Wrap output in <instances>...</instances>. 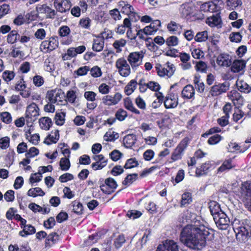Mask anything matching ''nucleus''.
<instances>
[{
    "instance_id": "1",
    "label": "nucleus",
    "mask_w": 251,
    "mask_h": 251,
    "mask_svg": "<svg viewBox=\"0 0 251 251\" xmlns=\"http://www.w3.org/2000/svg\"><path fill=\"white\" fill-rule=\"evenodd\" d=\"M179 240L184 245L192 250H201L204 247L203 231L191 225H187L182 228Z\"/></svg>"
},
{
    "instance_id": "2",
    "label": "nucleus",
    "mask_w": 251,
    "mask_h": 251,
    "mask_svg": "<svg viewBox=\"0 0 251 251\" xmlns=\"http://www.w3.org/2000/svg\"><path fill=\"white\" fill-rule=\"evenodd\" d=\"M180 13L182 18L189 19L193 16L197 20H202L204 18V1L197 0L192 6L189 2H185L180 5Z\"/></svg>"
},
{
    "instance_id": "3",
    "label": "nucleus",
    "mask_w": 251,
    "mask_h": 251,
    "mask_svg": "<svg viewBox=\"0 0 251 251\" xmlns=\"http://www.w3.org/2000/svg\"><path fill=\"white\" fill-rule=\"evenodd\" d=\"M236 239L240 242H245L251 236V221L245 219L240 221L235 219L232 223Z\"/></svg>"
},
{
    "instance_id": "4",
    "label": "nucleus",
    "mask_w": 251,
    "mask_h": 251,
    "mask_svg": "<svg viewBox=\"0 0 251 251\" xmlns=\"http://www.w3.org/2000/svg\"><path fill=\"white\" fill-rule=\"evenodd\" d=\"M98 184L101 192L106 195L114 193L118 186L116 181L111 177L105 179L100 177L98 181Z\"/></svg>"
},
{
    "instance_id": "5",
    "label": "nucleus",
    "mask_w": 251,
    "mask_h": 251,
    "mask_svg": "<svg viewBox=\"0 0 251 251\" xmlns=\"http://www.w3.org/2000/svg\"><path fill=\"white\" fill-rule=\"evenodd\" d=\"M205 247L208 251H216L220 248L219 241L215 237L214 231L212 229H205Z\"/></svg>"
},
{
    "instance_id": "6",
    "label": "nucleus",
    "mask_w": 251,
    "mask_h": 251,
    "mask_svg": "<svg viewBox=\"0 0 251 251\" xmlns=\"http://www.w3.org/2000/svg\"><path fill=\"white\" fill-rule=\"evenodd\" d=\"M39 108L35 102H32L28 105L25 111V118L28 126H31L33 123L37 120L40 114Z\"/></svg>"
},
{
    "instance_id": "7",
    "label": "nucleus",
    "mask_w": 251,
    "mask_h": 251,
    "mask_svg": "<svg viewBox=\"0 0 251 251\" xmlns=\"http://www.w3.org/2000/svg\"><path fill=\"white\" fill-rule=\"evenodd\" d=\"M240 194L245 207L251 212V182L246 181L240 187Z\"/></svg>"
},
{
    "instance_id": "8",
    "label": "nucleus",
    "mask_w": 251,
    "mask_h": 251,
    "mask_svg": "<svg viewBox=\"0 0 251 251\" xmlns=\"http://www.w3.org/2000/svg\"><path fill=\"white\" fill-rule=\"evenodd\" d=\"M190 139L189 137H185L177 145L176 149L172 153L170 163L181 160L184 154V152L189 145Z\"/></svg>"
},
{
    "instance_id": "9",
    "label": "nucleus",
    "mask_w": 251,
    "mask_h": 251,
    "mask_svg": "<svg viewBox=\"0 0 251 251\" xmlns=\"http://www.w3.org/2000/svg\"><path fill=\"white\" fill-rule=\"evenodd\" d=\"M59 42L57 36L47 38V39L41 42L40 50L45 53H50L58 47Z\"/></svg>"
},
{
    "instance_id": "10",
    "label": "nucleus",
    "mask_w": 251,
    "mask_h": 251,
    "mask_svg": "<svg viewBox=\"0 0 251 251\" xmlns=\"http://www.w3.org/2000/svg\"><path fill=\"white\" fill-rule=\"evenodd\" d=\"M167 68L163 67L160 63L155 64V69L157 75L160 77H164L165 75L168 77H171L175 71V67L174 65L167 62L166 64Z\"/></svg>"
},
{
    "instance_id": "11",
    "label": "nucleus",
    "mask_w": 251,
    "mask_h": 251,
    "mask_svg": "<svg viewBox=\"0 0 251 251\" xmlns=\"http://www.w3.org/2000/svg\"><path fill=\"white\" fill-rule=\"evenodd\" d=\"M115 66L122 76L127 77L131 73L130 66L124 57L118 58L116 61Z\"/></svg>"
},
{
    "instance_id": "12",
    "label": "nucleus",
    "mask_w": 251,
    "mask_h": 251,
    "mask_svg": "<svg viewBox=\"0 0 251 251\" xmlns=\"http://www.w3.org/2000/svg\"><path fill=\"white\" fill-rule=\"evenodd\" d=\"M144 53L143 51L130 52L127 56V60L132 69H135L142 64Z\"/></svg>"
},
{
    "instance_id": "13",
    "label": "nucleus",
    "mask_w": 251,
    "mask_h": 251,
    "mask_svg": "<svg viewBox=\"0 0 251 251\" xmlns=\"http://www.w3.org/2000/svg\"><path fill=\"white\" fill-rule=\"evenodd\" d=\"M213 219L217 226L222 230L226 229L229 226V218L223 211H221L218 215L214 216Z\"/></svg>"
},
{
    "instance_id": "14",
    "label": "nucleus",
    "mask_w": 251,
    "mask_h": 251,
    "mask_svg": "<svg viewBox=\"0 0 251 251\" xmlns=\"http://www.w3.org/2000/svg\"><path fill=\"white\" fill-rule=\"evenodd\" d=\"M156 251H179V246L173 240L167 239L158 246Z\"/></svg>"
},
{
    "instance_id": "15",
    "label": "nucleus",
    "mask_w": 251,
    "mask_h": 251,
    "mask_svg": "<svg viewBox=\"0 0 251 251\" xmlns=\"http://www.w3.org/2000/svg\"><path fill=\"white\" fill-rule=\"evenodd\" d=\"M93 159L96 161L91 164V167L94 171L101 170L107 164L108 159L101 154L94 155Z\"/></svg>"
},
{
    "instance_id": "16",
    "label": "nucleus",
    "mask_w": 251,
    "mask_h": 251,
    "mask_svg": "<svg viewBox=\"0 0 251 251\" xmlns=\"http://www.w3.org/2000/svg\"><path fill=\"white\" fill-rule=\"evenodd\" d=\"M230 83L225 81L223 83H218L213 85L210 90V93L213 96L219 95L226 92L229 88Z\"/></svg>"
},
{
    "instance_id": "17",
    "label": "nucleus",
    "mask_w": 251,
    "mask_h": 251,
    "mask_svg": "<svg viewBox=\"0 0 251 251\" xmlns=\"http://www.w3.org/2000/svg\"><path fill=\"white\" fill-rule=\"evenodd\" d=\"M53 4L56 10L60 13L68 12L72 6L69 0H55Z\"/></svg>"
},
{
    "instance_id": "18",
    "label": "nucleus",
    "mask_w": 251,
    "mask_h": 251,
    "mask_svg": "<svg viewBox=\"0 0 251 251\" xmlns=\"http://www.w3.org/2000/svg\"><path fill=\"white\" fill-rule=\"evenodd\" d=\"M119 9L123 14L127 15L129 18L132 16H134L137 13L134 12L133 6L129 4L127 1L121 0L118 3Z\"/></svg>"
},
{
    "instance_id": "19",
    "label": "nucleus",
    "mask_w": 251,
    "mask_h": 251,
    "mask_svg": "<svg viewBox=\"0 0 251 251\" xmlns=\"http://www.w3.org/2000/svg\"><path fill=\"white\" fill-rule=\"evenodd\" d=\"M36 9L39 13L45 14L47 18L53 19L56 14V12L47 4H39Z\"/></svg>"
},
{
    "instance_id": "20",
    "label": "nucleus",
    "mask_w": 251,
    "mask_h": 251,
    "mask_svg": "<svg viewBox=\"0 0 251 251\" xmlns=\"http://www.w3.org/2000/svg\"><path fill=\"white\" fill-rule=\"evenodd\" d=\"M236 107L239 109L244 103V99L239 93L236 91H232L228 94Z\"/></svg>"
},
{
    "instance_id": "21",
    "label": "nucleus",
    "mask_w": 251,
    "mask_h": 251,
    "mask_svg": "<svg viewBox=\"0 0 251 251\" xmlns=\"http://www.w3.org/2000/svg\"><path fill=\"white\" fill-rule=\"evenodd\" d=\"M205 22L211 27H222V21L219 14L207 17Z\"/></svg>"
},
{
    "instance_id": "22",
    "label": "nucleus",
    "mask_w": 251,
    "mask_h": 251,
    "mask_svg": "<svg viewBox=\"0 0 251 251\" xmlns=\"http://www.w3.org/2000/svg\"><path fill=\"white\" fill-rule=\"evenodd\" d=\"M168 31L173 34H180L182 30V25L174 21H171L167 25Z\"/></svg>"
},
{
    "instance_id": "23",
    "label": "nucleus",
    "mask_w": 251,
    "mask_h": 251,
    "mask_svg": "<svg viewBox=\"0 0 251 251\" xmlns=\"http://www.w3.org/2000/svg\"><path fill=\"white\" fill-rule=\"evenodd\" d=\"M59 240V235L56 232H52L47 236L45 240V247L50 248L56 244Z\"/></svg>"
},
{
    "instance_id": "24",
    "label": "nucleus",
    "mask_w": 251,
    "mask_h": 251,
    "mask_svg": "<svg viewBox=\"0 0 251 251\" xmlns=\"http://www.w3.org/2000/svg\"><path fill=\"white\" fill-rule=\"evenodd\" d=\"M217 63L221 66L229 67L231 64V60L228 54L222 53L217 57Z\"/></svg>"
},
{
    "instance_id": "25",
    "label": "nucleus",
    "mask_w": 251,
    "mask_h": 251,
    "mask_svg": "<svg viewBox=\"0 0 251 251\" xmlns=\"http://www.w3.org/2000/svg\"><path fill=\"white\" fill-rule=\"evenodd\" d=\"M104 44V39L103 37L100 36H96V38L93 39L92 50L96 52H100L102 50Z\"/></svg>"
},
{
    "instance_id": "26",
    "label": "nucleus",
    "mask_w": 251,
    "mask_h": 251,
    "mask_svg": "<svg viewBox=\"0 0 251 251\" xmlns=\"http://www.w3.org/2000/svg\"><path fill=\"white\" fill-rule=\"evenodd\" d=\"M69 208L72 211L77 215H81L83 213L84 208L82 204L79 201L75 200L69 204Z\"/></svg>"
},
{
    "instance_id": "27",
    "label": "nucleus",
    "mask_w": 251,
    "mask_h": 251,
    "mask_svg": "<svg viewBox=\"0 0 251 251\" xmlns=\"http://www.w3.org/2000/svg\"><path fill=\"white\" fill-rule=\"evenodd\" d=\"M52 135L49 134L46 138L44 143L48 145H50L52 144L56 143L59 139V130L55 129L54 131L52 130L51 132Z\"/></svg>"
},
{
    "instance_id": "28",
    "label": "nucleus",
    "mask_w": 251,
    "mask_h": 251,
    "mask_svg": "<svg viewBox=\"0 0 251 251\" xmlns=\"http://www.w3.org/2000/svg\"><path fill=\"white\" fill-rule=\"evenodd\" d=\"M195 95V89L191 84L185 86L181 91V96L184 99H190Z\"/></svg>"
},
{
    "instance_id": "29",
    "label": "nucleus",
    "mask_w": 251,
    "mask_h": 251,
    "mask_svg": "<svg viewBox=\"0 0 251 251\" xmlns=\"http://www.w3.org/2000/svg\"><path fill=\"white\" fill-rule=\"evenodd\" d=\"M124 106L126 109L136 115L141 114V112L135 107L131 99L129 97L124 99Z\"/></svg>"
},
{
    "instance_id": "30",
    "label": "nucleus",
    "mask_w": 251,
    "mask_h": 251,
    "mask_svg": "<svg viewBox=\"0 0 251 251\" xmlns=\"http://www.w3.org/2000/svg\"><path fill=\"white\" fill-rule=\"evenodd\" d=\"M136 135L134 134H128L123 138V144L126 148H131L136 143Z\"/></svg>"
},
{
    "instance_id": "31",
    "label": "nucleus",
    "mask_w": 251,
    "mask_h": 251,
    "mask_svg": "<svg viewBox=\"0 0 251 251\" xmlns=\"http://www.w3.org/2000/svg\"><path fill=\"white\" fill-rule=\"evenodd\" d=\"M39 125L41 129L48 130L52 125L51 119L49 117H43L39 120Z\"/></svg>"
},
{
    "instance_id": "32",
    "label": "nucleus",
    "mask_w": 251,
    "mask_h": 251,
    "mask_svg": "<svg viewBox=\"0 0 251 251\" xmlns=\"http://www.w3.org/2000/svg\"><path fill=\"white\" fill-rule=\"evenodd\" d=\"M138 178L137 173L128 174L123 180L122 183L126 187L129 186L135 181Z\"/></svg>"
},
{
    "instance_id": "33",
    "label": "nucleus",
    "mask_w": 251,
    "mask_h": 251,
    "mask_svg": "<svg viewBox=\"0 0 251 251\" xmlns=\"http://www.w3.org/2000/svg\"><path fill=\"white\" fill-rule=\"evenodd\" d=\"M246 67V62L243 60H235L231 67V71L234 73L239 72Z\"/></svg>"
},
{
    "instance_id": "34",
    "label": "nucleus",
    "mask_w": 251,
    "mask_h": 251,
    "mask_svg": "<svg viewBox=\"0 0 251 251\" xmlns=\"http://www.w3.org/2000/svg\"><path fill=\"white\" fill-rule=\"evenodd\" d=\"M138 83L135 79L131 80L126 86L124 91L127 96L132 94L137 88Z\"/></svg>"
},
{
    "instance_id": "35",
    "label": "nucleus",
    "mask_w": 251,
    "mask_h": 251,
    "mask_svg": "<svg viewBox=\"0 0 251 251\" xmlns=\"http://www.w3.org/2000/svg\"><path fill=\"white\" fill-rule=\"evenodd\" d=\"M235 165L232 164V160L230 158L225 160L222 164V165L218 169V173H222L226 171H228L234 167Z\"/></svg>"
},
{
    "instance_id": "36",
    "label": "nucleus",
    "mask_w": 251,
    "mask_h": 251,
    "mask_svg": "<svg viewBox=\"0 0 251 251\" xmlns=\"http://www.w3.org/2000/svg\"><path fill=\"white\" fill-rule=\"evenodd\" d=\"M208 208L213 218L214 216L218 215L221 211H222L220 209L219 204L215 201H211L208 203Z\"/></svg>"
},
{
    "instance_id": "37",
    "label": "nucleus",
    "mask_w": 251,
    "mask_h": 251,
    "mask_svg": "<svg viewBox=\"0 0 251 251\" xmlns=\"http://www.w3.org/2000/svg\"><path fill=\"white\" fill-rule=\"evenodd\" d=\"M192 202V193L190 192H185L181 196L180 201V207H185L190 204Z\"/></svg>"
},
{
    "instance_id": "38",
    "label": "nucleus",
    "mask_w": 251,
    "mask_h": 251,
    "mask_svg": "<svg viewBox=\"0 0 251 251\" xmlns=\"http://www.w3.org/2000/svg\"><path fill=\"white\" fill-rule=\"evenodd\" d=\"M36 232V229L34 226L31 225H27L26 228L23 229L21 230L19 235L22 237H25L29 235H32Z\"/></svg>"
},
{
    "instance_id": "39",
    "label": "nucleus",
    "mask_w": 251,
    "mask_h": 251,
    "mask_svg": "<svg viewBox=\"0 0 251 251\" xmlns=\"http://www.w3.org/2000/svg\"><path fill=\"white\" fill-rule=\"evenodd\" d=\"M201 75L199 74H196L194 79V83L197 91L200 93L204 91V83L201 81Z\"/></svg>"
},
{
    "instance_id": "40",
    "label": "nucleus",
    "mask_w": 251,
    "mask_h": 251,
    "mask_svg": "<svg viewBox=\"0 0 251 251\" xmlns=\"http://www.w3.org/2000/svg\"><path fill=\"white\" fill-rule=\"evenodd\" d=\"M126 242L125 236L123 233H122L117 236L114 239L113 245L116 249L118 250L123 246Z\"/></svg>"
},
{
    "instance_id": "41",
    "label": "nucleus",
    "mask_w": 251,
    "mask_h": 251,
    "mask_svg": "<svg viewBox=\"0 0 251 251\" xmlns=\"http://www.w3.org/2000/svg\"><path fill=\"white\" fill-rule=\"evenodd\" d=\"M236 85L238 89L241 92L248 93L251 90V87L243 80H237Z\"/></svg>"
},
{
    "instance_id": "42",
    "label": "nucleus",
    "mask_w": 251,
    "mask_h": 251,
    "mask_svg": "<svg viewBox=\"0 0 251 251\" xmlns=\"http://www.w3.org/2000/svg\"><path fill=\"white\" fill-rule=\"evenodd\" d=\"M65 116L66 113L64 112H57L54 118L55 124L59 126L63 125L65 123Z\"/></svg>"
},
{
    "instance_id": "43",
    "label": "nucleus",
    "mask_w": 251,
    "mask_h": 251,
    "mask_svg": "<svg viewBox=\"0 0 251 251\" xmlns=\"http://www.w3.org/2000/svg\"><path fill=\"white\" fill-rule=\"evenodd\" d=\"M139 164L135 157L130 158L126 160L124 168L125 169H131L139 166Z\"/></svg>"
},
{
    "instance_id": "44",
    "label": "nucleus",
    "mask_w": 251,
    "mask_h": 251,
    "mask_svg": "<svg viewBox=\"0 0 251 251\" xmlns=\"http://www.w3.org/2000/svg\"><path fill=\"white\" fill-rule=\"evenodd\" d=\"M126 43V41L124 39H120V40H116L113 44V46L116 50L117 53H120L122 51V48L125 46Z\"/></svg>"
},
{
    "instance_id": "45",
    "label": "nucleus",
    "mask_w": 251,
    "mask_h": 251,
    "mask_svg": "<svg viewBox=\"0 0 251 251\" xmlns=\"http://www.w3.org/2000/svg\"><path fill=\"white\" fill-rule=\"evenodd\" d=\"M19 36L17 30H13L11 31L7 36V42L11 44L16 43L17 41V38Z\"/></svg>"
},
{
    "instance_id": "46",
    "label": "nucleus",
    "mask_w": 251,
    "mask_h": 251,
    "mask_svg": "<svg viewBox=\"0 0 251 251\" xmlns=\"http://www.w3.org/2000/svg\"><path fill=\"white\" fill-rule=\"evenodd\" d=\"M60 169L63 171H67L71 167V163L69 159L67 157H62L59 162Z\"/></svg>"
},
{
    "instance_id": "47",
    "label": "nucleus",
    "mask_w": 251,
    "mask_h": 251,
    "mask_svg": "<svg viewBox=\"0 0 251 251\" xmlns=\"http://www.w3.org/2000/svg\"><path fill=\"white\" fill-rule=\"evenodd\" d=\"M127 112L124 109L119 108L115 113V119L120 122L124 121L127 117Z\"/></svg>"
},
{
    "instance_id": "48",
    "label": "nucleus",
    "mask_w": 251,
    "mask_h": 251,
    "mask_svg": "<svg viewBox=\"0 0 251 251\" xmlns=\"http://www.w3.org/2000/svg\"><path fill=\"white\" fill-rule=\"evenodd\" d=\"M164 106L166 109L174 108L178 105V101L173 100L172 99H169L168 97H165L164 101Z\"/></svg>"
},
{
    "instance_id": "49",
    "label": "nucleus",
    "mask_w": 251,
    "mask_h": 251,
    "mask_svg": "<svg viewBox=\"0 0 251 251\" xmlns=\"http://www.w3.org/2000/svg\"><path fill=\"white\" fill-rule=\"evenodd\" d=\"M124 166L116 165L110 171V174L115 176H120L124 172Z\"/></svg>"
},
{
    "instance_id": "50",
    "label": "nucleus",
    "mask_w": 251,
    "mask_h": 251,
    "mask_svg": "<svg viewBox=\"0 0 251 251\" xmlns=\"http://www.w3.org/2000/svg\"><path fill=\"white\" fill-rule=\"evenodd\" d=\"M46 98L51 103H55L57 102V96L56 95V90H51L47 92Z\"/></svg>"
},
{
    "instance_id": "51",
    "label": "nucleus",
    "mask_w": 251,
    "mask_h": 251,
    "mask_svg": "<svg viewBox=\"0 0 251 251\" xmlns=\"http://www.w3.org/2000/svg\"><path fill=\"white\" fill-rule=\"evenodd\" d=\"M148 212L154 214L157 212V206L153 201H150L145 207Z\"/></svg>"
},
{
    "instance_id": "52",
    "label": "nucleus",
    "mask_w": 251,
    "mask_h": 251,
    "mask_svg": "<svg viewBox=\"0 0 251 251\" xmlns=\"http://www.w3.org/2000/svg\"><path fill=\"white\" fill-rule=\"evenodd\" d=\"M10 139L8 136L0 138V148L2 150H6L10 146Z\"/></svg>"
},
{
    "instance_id": "53",
    "label": "nucleus",
    "mask_w": 251,
    "mask_h": 251,
    "mask_svg": "<svg viewBox=\"0 0 251 251\" xmlns=\"http://www.w3.org/2000/svg\"><path fill=\"white\" fill-rule=\"evenodd\" d=\"M166 44L169 47L176 46L178 44V38L176 36H171L167 38Z\"/></svg>"
},
{
    "instance_id": "54",
    "label": "nucleus",
    "mask_w": 251,
    "mask_h": 251,
    "mask_svg": "<svg viewBox=\"0 0 251 251\" xmlns=\"http://www.w3.org/2000/svg\"><path fill=\"white\" fill-rule=\"evenodd\" d=\"M119 134L113 131L112 133L109 132H106L104 135V139L108 142L114 141L119 138Z\"/></svg>"
},
{
    "instance_id": "55",
    "label": "nucleus",
    "mask_w": 251,
    "mask_h": 251,
    "mask_svg": "<svg viewBox=\"0 0 251 251\" xmlns=\"http://www.w3.org/2000/svg\"><path fill=\"white\" fill-rule=\"evenodd\" d=\"M39 153V150L36 147H33L30 148L25 154L26 158H33Z\"/></svg>"
},
{
    "instance_id": "56",
    "label": "nucleus",
    "mask_w": 251,
    "mask_h": 251,
    "mask_svg": "<svg viewBox=\"0 0 251 251\" xmlns=\"http://www.w3.org/2000/svg\"><path fill=\"white\" fill-rule=\"evenodd\" d=\"M142 215V212L136 210H128L126 213V216L130 219H135L140 217Z\"/></svg>"
},
{
    "instance_id": "57",
    "label": "nucleus",
    "mask_w": 251,
    "mask_h": 251,
    "mask_svg": "<svg viewBox=\"0 0 251 251\" xmlns=\"http://www.w3.org/2000/svg\"><path fill=\"white\" fill-rule=\"evenodd\" d=\"M217 5L212 1L205 2V11L214 12L218 11Z\"/></svg>"
},
{
    "instance_id": "58",
    "label": "nucleus",
    "mask_w": 251,
    "mask_h": 251,
    "mask_svg": "<svg viewBox=\"0 0 251 251\" xmlns=\"http://www.w3.org/2000/svg\"><path fill=\"white\" fill-rule=\"evenodd\" d=\"M15 75V73L13 71H5L2 73V78L7 82L12 80Z\"/></svg>"
},
{
    "instance_id": "59",
    "label": "nucleus",
    "mask_w": 251,
    "mask_h": 251,
    "mask_svg": "<svg viewBox=\"0 0 251 251\" xmlns=\"http://www.w3.org/2000/svg\"><path fill=\"white\" fill-rule=\"evenodd\" d=\"M227 7L230 9H233L239 5H241V0H226Z\"/></svg>"
},
{
    "instance_id": "60",
    "label": "nucleus",
    "mask_w": 251,
    "mask_h": 251,
    "mask_svg": "<svg viewBox=\"0 0 251 251\" xmlns=\"http://www.w3.org/2000/svg\"><path fill=\"white\" fill-rule=\"evenodd\" d=\"M90 70V67L84 66L79 67L77 70L74 72V74L77 76H82L86 75Z\"/></svg>"
},
{
    "instance_id": "61",
    "label": "nucleus",
    "mask_w": 251,
    "mask_h": 251,
    "mask_svg": "<svg viewBox=\"0 0 251 251\" xmlns=\"http://www.w3.org/2000/svg\"><path fill=\"white\" fill-rule=\"evenodd\" d=\"M122 153L117 150H114L109 154L110 158L113 161H117L122 157Z\"/></svg>"
},
{
    "instance_id": "62",
    "label": "nucleus",
    "mask_w": 251,
    "mask_h": 251,
    "mask_svg": "<svg viewBox=\"0 0 251 251\" xmlns=\"http://www.w3.org/2000/svg\"><path fill=\"white\" fill-rule=\"evenodd\" d=\"M56 222L54 217H50L44 222V226L46 229H51L55 225Z\"/></svg>"
},
{
    "instance_id": "63",
    "label": "nucleus",
    "mask_w": 251,
    "mask_h": 251,
    "mask_svg": "<svg viewBox=\"0 0 251 251\" xmlns=\"http://www.w3.org/2000/svg\"><path fill=\"white\" fill-rule=\"evenodd\" d=\"M0 118L2 122L8 124L12 122V117L10 113L3 112L0 113Z\"/></svg>"
},
{
    "instance_id": "64",
    "label": "nucleus",
    "mask_w": 251,
    "mask_h": 251,
    "mask_svg": "<svg viewBox=\"0 0 251 251\" xmlns=\"http://www.w3.org/2000/svg\"><path fill=\"white\" fill-rule=\"evenodd\" d=\"M90 74L94 77H98L101 75L102 72L100 68L98 66H95L91 69H90Z\"/></svg>"
}]
</instances>
